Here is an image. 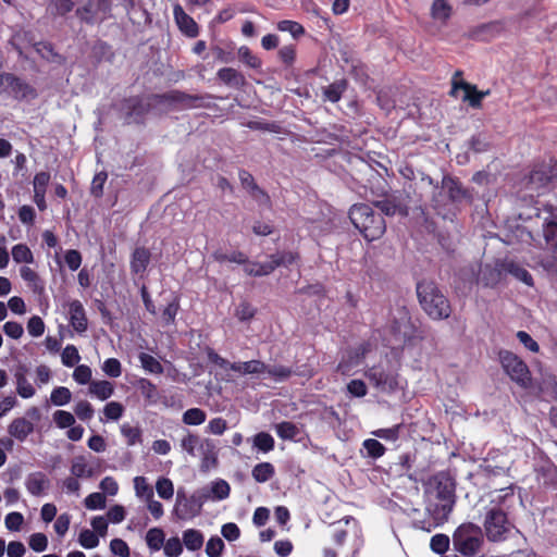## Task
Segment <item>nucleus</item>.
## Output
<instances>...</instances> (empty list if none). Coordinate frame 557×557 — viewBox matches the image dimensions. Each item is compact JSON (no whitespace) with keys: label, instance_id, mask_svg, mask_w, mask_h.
Listing matches in <instances>:
<instances>
[{"label":"nucleus","instance_id":"1","mask_svg":"<svg viewBox=\"0 0 557 557\" xmlns=\"http://www.w3.org/2000/svg\"><path fill=\"white\" fill-rule=\"evenodd\" d=\"M488 503L484 506L483 528L490 542H503L511 532L512 523L508 513L517 503L515 486L494 490L487 494Z\"/></svg>","mask_w":557,"mask_h":557},{"label":"nucleus","instance_id":"2","mask_svg":"<svg viewBox=\"0 0 557 557\" xmlns=\"http://www.w3.org/2000/svg\"><path fill=\"white\" fill-rule=\"evenodd\" d=\"M424 503L433 527L447 522L456 503L453 479L444 472L431 476L424 485Z\"/></svg>","mask_w":557,"mask_h":557},{"label":"nucleus","instance_id":"3","mask_svg":"<svg viewBox=\"0 0 557 557\" xmlns=\"http://www.w3.org/2000/svg\"><path fill=\"white\" fill-rule=\"evenodd\" d=\"M164 99L170 102L182 104L183 108H197L202 100L200 96H193L183 91L173 90L163 96L131 97L121 104V111L127 123H138L148 113L152 103Z\"/></svg>","mask_w":557,"mask_h":557},{"label":"nucleus","instance_id":"4","mask_svg":"<svg viewBox=\"0 0 557 557\" xmlns=\"http://www.w3.org/2000/svg\"><path fill=\"white\" fill-rule=\"evenodd\" d=\"M349 219L368 242L381 238L386 231L384 218L367 203L354 205L349 210Z\"/></svg>","mask_w":557,"mask_h":557},{"label":"nucleus","instance_id":"5","mask_svg":"<svg viewBox=\"0 0 557 557\" xmlns=\"http://www.w3.org/2000/svg\"><path fill=\"white\" fill-rule=\"evenodd\" d=\"M417 294L423 310L433 320H444L450 315L451 308L448 299L433 282L418 283Z\"/></svg>","mask_w":557,"mask_h":557},{"label":"nucleus","instance_id":"6","mask_svg":"<svg viewBox=\"0 0 557 557\" xmlns=\"http://www.w3.org/2000/svg\"><path fill=\"white\" fill-rule=\"evenodd\" d=\"M453 546L463 557L479 555L484 546L482 529L472 522L460 524L453 534Z\"/></svg>","mask_w":557,"mask_h":557},{"label":"nucleus","instance_id":"7","mask_svg":"<svg viewBox=\"0 0 557 557\" xmlns=\"http://www.w3.org/2000/svg\"><path fill=\"white\" fill-rule=\"evenodd\" d=\"M557 178V162L549 160L533 168L530 175L521 182V191H524L523 197L533 200L547 189L548 183Z\"/></svg>","mask_w":557,"mask_h":557},{"label":"nucleus","instance_id":"8","mask_svg":"<svg viewBox=\"0 0 557 557\" xmlns=\"http://www.w3.org/2000/svg\"><path fill=\"white\" fill-rule=\"evenodd\" d=\"M537 219L542 220V235L545 243L552 246V252L543 260L542 265L549 273L557 275V210L549 207L537 213Z\"/></svg>","mask_w":557,"mask_h":557},{"label":"nucleus","instance_id":"9","mask_svg":"<svg viewBox=\"0 0 557 557\" xmlns=\"http://www.w3.org/2000/svg\"><path fill=\"white\" fill-rule=\"evenodd\" d=\"M208 500L209 495L200 488L189 496H187L184 491H178L173 513L178 520H191L201 513L202 507Z\"/></svg>","mask_w":557,"mask_h":557},{"label":"nucleus","instance_id":"10","mask_svg":"<svg viewBox=\"0 0 557 557\" xmlns=\"http://www.w3.org/2000/svg\"><path fill=\"white\" fill-rule=\"evenodd\" d=\"M364 375L380 392L391 393L398 388L397 369L387 359L369 368Z\"/></svg>","mask_w":557,"mask_h":557},{"label":"nucleus","instance_id":"11","mask_svg":"<svg viewBox=\"0 0 557 557\" xmlns=\"http://www.w3.org/2000/svg\"><path fill=\"white\" fill-rule=\"evenodd\" d=\"M207 356L211 363H214L221 370L224 371V373H225L224 379L226 381L232 380L228 371H234L240 375L265 373L267 364L260 360L230 362L228 360L221 357L219 354H216L212 349L208 350Z\"/></svg>","mask_w":557,"mask_h":557},{"label":"nucleus","instance_id":"12","mask_svg":"<svg viewBox=\"0 0 557 557\" xmlns=\"http://www.w3.org/2000/svg\"><path fill=\"white\" fill-rule=\"evenodd\" d=\"M499 361L506 374L520 387L531 386V372L525 362L511 351H499Z\"/></svg>","mask_w":557,"mask_h":557},{"label":"nucleus","instance_id":"13","mask_svg":"<svg viewBox=\"0 0 557 557\" xmlns=\"http://www.w3.org/2000/svg\"><path fill=\"white\" fill-rule=\"evenodd\" d=\"M0 92L8 94L17 100L36 98V90L11 73H0Z\"/></svg>","mask_w":557,"mask_h":557},{"label":"nucleus","instance_id":"14","mask_svg":"<svg viewBox=\"0 0 557 557\" xmlns=\"http://www.w3.org/2000/svg\"><path fill=\"white\" fill-rule=\"evenodd\" d=\"M467 197L466 190L459 182L450 176H444L441 190L433 196V202L436 208L446 205V198L451 202H459Z\"/></svg>","mask_w":557,"mask_h":557},{"label":"nucleus","instance_id":"15","mask_svg":"<svg viewBox=\"0 0 557 557\" xmlns=\"http://www.w3.org/2000/svg\"><path fill=\"white\" fill-rule=\"evenodd\" d=\"M181 447L191 457L201 456L205 460L213 453V444L210 440H202L198 435L188 432L181 440Z\"/></svg>","mask_w":557,"mask_h":557},{"label":"nucleus","instance_id":"16","mask_svg":"<svg viewBox=\"0 0 557 557\" xmlns=\"http://www.w3.org/2000/svg\"><path fill=\"white\" fill-rule=\"evenodd\" d=\"M173 15L178 29L189 38H195L199 34V27L195 20L189 16L182 5L175 4Z\"/></svg>","mask_w":557,"mask_h":557},{"label":"nucleus","instance_id":"17","mask_svg":"<svg viewBox=\"0 0 557 557\" xmlns=\"http://www.w3.org/2000/svg\"><path fill=\"white\" fill-rule=\"evenodd\" d=\"M70 324L77 333H84L87 330L88 321L83 304L75 299L69 302Z\"/></svg>","mask_w":557,"mask_h":557},{"label":"nucleus","instance_id":"18","mask_svg":"<svg viewBox=\"0 0 557 557\" xmlns=\"http://www.w3.org/2000/svg\"><path fill=\"white\" fill-rule=\"evenodd\" d=\"M460 75H461L460 72H456L455 77L453 79L451 94L456 95V92L459 89H462L463 90L462 100L468 101L472 108H480L482 100L479 96V90L476 89V87L474 85H471L467 82H463V81L458 82L456 79V77L460 76Z\"/></svg>","mask_w":557,"mask_h":557},{"label":"nucleus","instance_id":"19","mask_svg":"<svg viewBox=\"0 0 557 557\" xmlns=\"http://www.w3.org/2000/svg\"><path fill=\"white\" fill-rule=\"evenodd\" d=\"M50 481L42 472L29 473L25 479V487L33 496H41L49 488Z\"/></svg>","mask_w":557,"mask_h":557},{"label":"nucleus","instance_id":"20","mask_svg":"<svg viewBox=\"0 0 557 557\" xmlns=\"http://www.w3.org/2000/svg\"><path fill=\"white\" fill-rule=\"evenodd\" d=\"M412 326L410 324V318L407 311H399V318L392 325V332L394 333L397 342H407L411 337Z\"/></svg>","mask_w":557,"mask_h":557},{"label":"nucleus","instance_id":"21","mask_svg":"<svg viewBox=\"0 0 557 557\" xmlns=\"http://www.w3.org/2000/svg\"><path fill=\"white\" fill-rule=\"evenodd\" d=\"M216 76L223 84L236 89H240L246 85L244 74L233 67L220 69Z\"/></svg>","mask_w":557,"mask_h":557},{"label":"nucleus","instance_id":"22","mask_svg":"<svg viewBox=\"0 0 557 557\" xmlns=\"http://www.w3.org/2000/svg\"><path fill=\"white\" fill-rule=\"evenodd\" d=\"M8 431L12 437L23 442L33 433L34 424L26 418H17L10 423Z\"/></svg>","mask_w":557,"mask_h":557},{"label":"nucleus","instance_id":"23","mask_svg":"<svg viewBox=\"0 0 557 557\" xmlns=\"http://www.w3.org/2000/svg\"><path fill=\"white\" fill-rule=\"evenodd\" d=\"M502 267H494L492 264L480 265L476 281L484 286H494L500 280Z\"/></svg>","mask_w":557,"mask_h":557},{"label":"nucleus","instance_id":"24","mask_svg":"<svg viewBox=\"0 0 557 557\" xmlns=\"http://www.w3.org/2000/svg\"><path fill=\"white\" fill-rule=\"evenodd\" d=\"M150 261V251L147 248L138 247L134 250L131 260V270L135 274L144 273Z\"/></svg>","mask_w":557,"mask_h":557},{"label":"nucleus","instance_id":"25","mask_svg":"<svg viewBox=\"0 0 557 557\" xmlns=\"http://www.w3.org/2000/svg\"><path fill=\"white\" fill-rule=\"evenodd\" d=\"M88 392L99 400H107L114 394V385L106 380L92 381L89 384Z\"/></svg>","mask_w":557,"mask_h":557},{"label":"nucleus","instance_id":"26","mask_svg":"<svg viewBox=\"0 0 557 557\" xmlns=\"http://www.w3.org/2000/svg\"><path fill=\"white\" fill-rule=\"evenodd\" d=\"M502 270L511 274L517 280L523 282L524 284L531 286L533 284V280L531 274L520 264L511 261L505 260L500 263Z\"/></svg>","mask_w":557,"mask_h":557},{"label":"nucleus","instance_id":"27","mask_svg":"<svg viewBox=\"0 0 557 557\" xmlns=\"http://www.w3.org/2000/svg\"><path fill=\"white\" fill-rule=\"evenodd\" d=\"M200 490L207 492L211 500L226 499L231 492L230 484L225 480H216L212 482L210 487H202Z\"/></svg>","mask_w":557,"mask_h":557},{"label":"nucleus","instance_id":"28","mask_svg":"<svg viewBox=\"0 0 557 557\" xmlns=\"http://www.w3.org/2000/svg\"><path fill=\"white\" fill-rule=\"evenodd\" d=\"M277 268V263L272 259L268 262H246L244 271L251 276H264L272 273Z\"/></svg>","mask_w":557,"mask_h":557},{"label":"nucleus","instance_id":"29","mask_svg":"<svg viewBox=\"0 0 557 557\" xmlns=\"http://www.w3.org/2000/svg\"><path fill=\"white\" fill-rule=\"evenodd\" d=\"M364 348L357 349L356 352L354 355H349L347 359L343 358V360L337 366V370L343 375H350L352 369L361 363V359L364 357Z\"/></svg>","mask_w":557,"mask_h":557},{"label":"nucleus","instance_id":"30","mask_svg":"<svg viewBox=\"0 0 557 557\" xmlns=\"http://www.w3.org/2000/svg\"><path fill=\"white\" fill-rule=\"evenodd\" d=\"M205 542L203 534L197 529H187L183 532V544L188 550H198Z\"/></svg>","mask_w":557,"mask_h":557},{"label":"nucleus","instance_id":"31","mask_svg":"<svg viewBox=\"0 0 557 557\" xmlns=\"http://www.w3.org/2000/svg\"><path fill=\"white\" fill-rule=\"evenodd\" d=\"M453 12L451 5L447 0H434L431 7L432 18L446 23Z\"/></svg>","mask_w":557,"mask_h":557},{"label":"nucleus","instance_id":"32","mask_svg":"<svg viewBox=\"0 0 557 557\" xmlns=\"http://www.w3.org/2000/svg\"><path fill=\"white\" fill-rule=\"evenodd\" d=\"M347 88L345 79H338L323 88L324 100L337 102Z\"/></svg>","mask_w":557,"mask_h":557},{"label":"nucleus","instance_id":"33","mask_svg":"<svg viewBox=\"0 0 557 557\" xmlns=\"http://www.w3.org/2000/svg\"><path fill=\"white\" fill-rule=\"evenodd\" d=\"M164 541L165 534L160 528H151L146 533V543L150 550H160L163 547Z\"/></svg>","mask_w":557,"mask_h":557},{"label":"nucleus","instance_id":"34","mask_svg":"<svg viewBox=\"0 0 557 557\" xmlns=\"http://www.w3.org/2000/svg\"><path fill=\"white\" fill-rule=\"evenodd\" d=\"M74 9L72 0H49L47 12L52 16H63Z\"/></svg>","mask_w":557,"mask_h":557},{"label":"nucleus","instance_id":"35","mask_svg":"<svg viewBox=\"0 0 557 557\" xmlns=\"http://www.w3.org/2000/svg\"><path fill=\"white\" fill-rule=\"evenodd\" d=\"M275 473L274 467L270 462H261L253 467L252 469V478L258 483L268 482Z\"/></svg>","mask_w":557,"mask_h":557},{"label":"nucleus","instance_id":"36","mask_svg":"<svg viewBox=\"0 0 557 557\" xmlns=\"http://www.w3.org/2000/svg\"><path fill=\"white\" fill-rule=\"evenodd\" d=\"M71 474L74 478H91L92 469L88 467L83 456H77L72 460Z\"/></svg>","mask_w":557,"mask_h":557},{"label":"nucleus","instance_id":"37","mask_svg":"<svg viewBox=\"0 0 557 557\" xmlns=\"http://www.w3.org/2000/svg\"><path fill=\"white\" fill-rule=\"evenodd\" d=\"M373 203L386 215H394L401 210L399 202L394 196H387L382 200H373Z\"/></svg>","mask_w":557,"mask_h":557},{"label":"nucleus","instance_id":"38","mask_svg":"<svg viewBox=\"0 0 557 557\" xmlns=\"http://www.w3.org/2000/svg\"><path fill=\"white\" fill-rule=\"evenodd\" d=\"M15 379L16 392L22 398H30L35 395L36 391L24 373L17 372Z\"/></svg>","mask_w":557,"mask_h":557},{"label":"nucleus","instance_id":"39","mask_svg":"<svg viewBox=\"0 0 557 557\" xmlns=\"http://www.w3.org/2000/svg\"><path fill=\"white\" fill-rule=\"evenodd\" d=\"M207 419L206 412L200 408L187 409L183 416L182 421L186 425H200Z\"/></svg>","mask_w":557,"mask_h":557},{"label":"nucleus","instance_id":"40","mask_svg":"<svg viewBox=\"0 0 557 557\" xmlns=\"http://www.w3.org/2000/svg\"><path fill=\"white\" fill-rule=\"evenodd\" d=\"M76 15L79 20L87 24H94L98 17L96 12V4L92 1H88L84 5L77 8Z\"/></svg>","mask_w":557,"mask_h":557},{"label":"nucleus","instance_id":"41","mask_svg":"<svg viewBox=\"0 0 557 557\" xmlns=\"http://www.w3.org/2000/svg\"><path fill=\"white\" fill-rule=\"evenodd\" d=\"M212 258L218 262H234L238 264H245L247 262V256L242 251H233L231 253H225L223 251H214L212 253Z\"/></svg>","mask_w":557,"mask_h":557},{"label":"nucleus","instance_id":"42","mask_svg":"<svg viewBox=\"0 0 557 557\" xmlns=\"http://www.w3.org/2000/svg\"><path fill=\"white\" fill-rule=\"evenodd\" d=\"M138 358H139L140 363H141V367L146 371H148L150 373H153V374H161L163 372L162 364L153 356H151L149 354H146V352H141L138 356Z\"/></svg>","mask_w":557,"mask_h":557},{"label":"nucleus","instance_id":"43","mask_svg":"<svg viewBox=\"0 0 557 557\" xmlns=\"http://www.w3.org/2000/svg\"><path fill=\"white\" fill-rule=\"evenodd\" d=\"M134 490L136 496L143 500L153 497L154 495L152 487L148 484L145 476H136L134 479Z\"/></svg>","mask_w":557,"mask_h":557},{"label":"nucleus","instance_id":"44","mask_svg":"<svg viewBox=\"0 0 557 557\" xmlns=\"http://www.w3.org/2000/svg\"><path fill=\"white\" fill-rule=\"evenodd\" d=\"M79 360L81 355L74 345L69 344L63 348L61 354V361L63 366L72 368L78 363Z\"/></svg>","mask_w":557,"mask_h":557},{"label":"nucleus","instance_id":"45","mask_svg":"<svg viewBox=\"0 0 557 557\" xmlns=\"http://www.w3.org/2000/svg\"><path fill=\"white\" fill-rule=\"evenodd\" d=\"M12 258L17 263H33L34 261L33 252L24 244H17L12 248Z\"/></svg>","mask_w":557,"mask_h":557},{"label":"nucleus","instance_id":"46","mask_svg":"<svg viewBox=\"0 0 557 557\" xmlns=\"http://www.w3.org/2000/svg\"><path fill=\"white\" fill-rule=\"evenodd\" d=\"M449 543H450V540H449L448 535L438 533L431 537L430 548L434 553H436L438 555H443L448 550Z\"/></svg>","mask_w":557,"mask_h":557},{"label":"nucleus","instance_id":"47","mask_svg":"<svg viewBox=\"0 0 557 557\" xmlns=\"http://www.w3.org/2000/svg\"><path fill=\"white\" fill-rule=\"evenodd\" d=\"M20 274L21 277L28 284V286L34 292L42 289L39 276L33 269H30L29 267H22L20 270Z\"/></svg>","mask_w":557,"mask_h":557},{"label":"nucleus","instance_id":"48","mask_svg":"<svg viewBox=\"0 0 557 557\" xmlns=\"http://www.w3.org/2000/svg\"><path fill=\"white\" fill-rule=\"evenodd\" d=\"M72 393L67 387H55L50 395V400L54 406H64L70 403Z\"/></svg>","mask_w":557,"mask_h":557},{"label":"nucleus","instance_id":"49","mask_svg":"<svg viewBox=\"0 0 557 557\" xmlns=\"http://www.w3.org/2000/svg\"><path fill=\"white\" fill-rule=\"evenodd\" d=\"M253 446L263 453H269L274 448V438L265 432H260L253 437Z\"/></svg>","mask_w":557,"mask_h":557},{"label":"nucleus","instance_id":"50","mask_svg":"<svg viewBox=\"0 0 557 557\" xmlns=\"http://www.w3.org/2000/svg\"><path fill=\"white\" fill-rule=\"evenodd\" d=\"M121 433L126 438L128 446H133L141 441V430L137 426H132L128 423L122 424Z\"/></svg>","mask_w":557,"mask_h":557},{"label":"nucleus","instance_id":"51","mask_svg":"<svg viewBox=\"0 0 557 557\" xmlns=\"http://www.w3.org/2000/svg\"><path fill=\"white\" fill-rule=\"evenodd\" d=\"M275 431L283 440H294L299 434L298 428L288 421L276 424Z\"/></svg>","mask_w":557,"mask_h":557},{"label":"nucleus","instance_id":"52","mask_svg":"<svg viewBox=\"0 0 557 557\" xmlns=\"http://www.w3.org/2000/svg\"><path fill=\"white\" fill-rule=\"evenodd\" d=\"M156 491L162 499H171L174 494L173 482L168 478H160L156 483Z\"/></svg>","mask_w":557,"mask_h":557},{"label":"nucleus","instance_id":"53","mask_svg":"<svg viewBox=\"0 0 557 557\" xmlns=\"http://www.w3.org/2000/svg\"><path fill=\"white\" fill-rule=\"evenodd\" d=\"M238 57L243 63H245L247 66L251 69L261 67V60L257 55H255L251 52V50L246 46H242L238 49Z\"/></svg>","mask_w":557,"mask_h":557},{"label":"nucleus","instance_id":"54","mask_svg":"<svg viewBox=\"0 0 557 557\" xmlns=\"http://www.w3.org/2000/svg\"><path fill=\"white\" fill-rule=\"evenodd\" d=\"M257 312V309L247 301H242L235 309V317L242 321H250Z\"/></svg>","mask_w":557,"mask_h":557},{"label":"nucleus","instance_id":"55","mask_svg":"<svg viewBox=\"0 0 557 557\" xmlns=\"http://www.w3.org/2000/svg\"><path fill=\"white\" fill-rule=\"evenodd\" d=\"M163 550L168 557H178L183 553V544L177 536H173L164 542Z\"/></svg>","mask_w":557,"mask_h":557},{"label":"nucleus","instance_id":"56","mask_svg":"<svg viewBox=\"0 0 557 557\" xmlns=\"http://www.w3.org/2000/svg\"><path fill=\"white\" fill-rule=\"evenodd\" d=\"M92 376V371L89 366L87 364H78L74 372H73V379L78 384H90Z\"/></svg>","mask_w":557,"mask_h":557},{"label":"nucleus","instance_id":"57","mask_svg":"<svg viewBox=\"0 0 557 557\" xmlns=\"http://www.w3.org/2000/svg\"><path fill=\"white\" fill-rule=\"evenodd\" d=\"M225 545L221 537L212 536L206 545V554L208 557H221Z\"/></svg>","mask_w":557,"mask_h":557},{"label":"nucleus","instance_id":"58","mask_svg":"<svg viewBox=\"0 0 557 557\" xmlns=\"http://www.w3.org/2000/svg\"><path fill=\"white\" fill-rule=\"evenodd\" d=\"M124 413V407L119 401H110L103 408V414L108 420L117 421Z\"/></svg>","mask_w":557,"mask_h":557},{"label":"nucleus","instance_id":"59","mask_svg":"<svg viewBox=\"0 0 557 557\" xmlns=\"http://www.w3.org/2000/svg\"><path fill=\"white\" fill-rule=\"evenodd\" d=\"M277 29L289 33L294 38H297L305 33L304 27L299 23L289 20L278 22Z\"/></svg>","mask_w":557,"mask_h":557},{"label":"nucleus","instance_id":"60","mask_svg":"<svg viewBox=\"0 0 557 557\" xmlns=\"http://www.w3.org/2000/svg\"><path fill=\"white\" fill-rule=\"evenodd\" d=\"M79 544L87 549L95 548L99 545V539L97 534L88 529L83 530L78 536Z\"/></svg>","mask_w":557,"mask_h":557},{"label":"nucleus","instance_id":"61","mask_svg":"<svg viewBox=\"0 0 557 557\" xmlns=\"http://www.w3.org/2000/svg\"><path fill=\"white\" fill-rule=\"evenodd\" d=\"M363 447L367 450L369 457L380 458L385 453V447L374 438H368L363 442Z\"/></svg>","mask_w":557,"mask_h":557},{"label":"nucleus","instance_id":"62","mask_svg":"<svg viewBox=\"0 0 557 557\" xmlns=\"http://www.w3.org/2000/svg\"><path fill=\"white\" fill-rule=\"evenodd\" d=\"M53 421L60 429L71 428L75 423L74 416L64 410H57L53 413Z\"/></svg>","mask_w":557,"mask_h":557},{"label":"nucleus","instance_id":"63","mask_svg":"<svg viewBox=\"0 0 557 557\" xmlns=\"http://www.w3.org/2000/svg\"><path fill=\"white\" fill-rule=\"evenodd\" d=\"M102 371L110 377H119L122 374L121 362L116 358H109L103 362Z\"/></svg>","mask_w":557,"mask_h":557},{"label":"nucleus","instance_id":"64","mask_svg":"<svg viewBox=\"0 0 557 557\" xmlns=\"http://www.w3.org/2000/svg\"><path fill=\"white\" fill-rule=\"evenodd\" d=\"M75 414L83 421L90 420L94 417V408L87 400H81L75 405Z\"/></svg>","mask_w":557,"mask_h":557}]
</instances>
